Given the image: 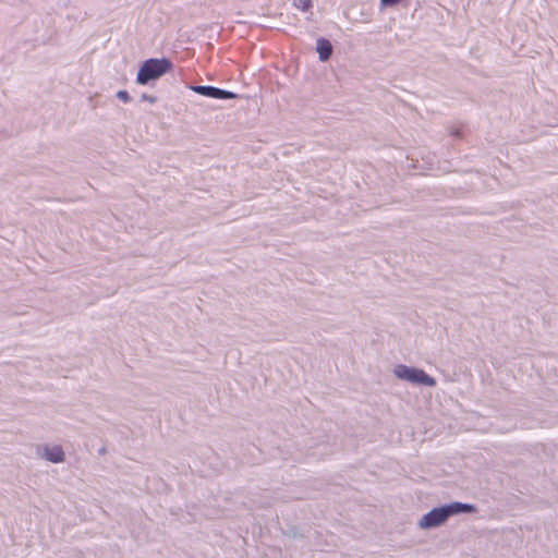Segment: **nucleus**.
<instances>
[{
    "mask_svg": "<svg viewBox=\"0 0 558 558\" xmlns=\"http://www.w3.org/2000/svg\"><path fill=\"white\" fill-rule=\"evenodd\" d=\"M393 374L399 379L409 381L414 385H422L427 387L436 386V380L420 368L399 364L393 368Z\"/></svg>",
    "mask_w": 558,
    "mask_h": 558,
    "instance_id": "obj_3",
    "label": "nucleus"
},
{
    "mask_svg": "<svg viewBox=\"0 0 558 558\" xmlns=\"http://www.w3.org/2000/svg\"><path fill=\"white\" fill-rule=\"evenodd\" d=\"M476 508L470 504H463L454 501L448 505H444L438 508H434L425 513L417 522V526L421 530H429L441 526L447 520L460 513H474Z\"/></svg>",
    "mask_w": 558,
    "mask_h": 558,
    "instance_id": "obj_1",
    "label": "nucleus"
},
{
    "mask_svg": "<svg viewBox=\"0 0 558 558\" xmlns=\"http://www.w3.org/2000/svg\"><path fill=\"white\" fill-rule=\"evenodd\" d=\"M37 456L52 463L65 461V453L60 445H43L37 448Z\"/></svg>",
    "mask_w": 558,
    "mask_h": 558,
    "instance_id": "obj_4",
    "label": "nucleus"
},
{
    "mask_svg": "<svg viewBox=\"0 0 558 558\" xmlns=\"http://www.w3.org/2000/svg\"><path fill=\"white\" fill-rule=\"evenodd\" d=\"M172 69V63L166 59H148L141 65L136 82L141 85L148 84L150 81L158 80Z\"/></svg>",
    "mask_w": 558,
    "mask_h": 558,
    "instance_id": "obj_2",
    "label": "nucleus"
},
{
    "mask_svg": "<svg viewBox=\"0 0 558 558\" xmlns=\"http://www.w3.org/2000/svg\"><path fill=\"white\" fill-rule=\"evenodd\" d=\"M316 50L319 56V60L325 62L327 61L331 54H332V45L328 39L325 38H318L316 43Z\"/></svg>",
    "mask_w": 558,
    "mask_h": 558,
    "instance_id": "obj_6",
    "label": "nucleus"
},
{
    "mask_svg": "<svg viewBox=\"0 0 558 558\" xmlns=\"http://www.w3.org/2000/svg\"><path fill=\"white\" fill-rule=\"evenodd\" d=\"M294 5L301 11H308L312 8V0H295Z\"/></svg>",
    "mask_w": 558,
    "mask_h": 558,
    "instance_id": "obj_7",
    "label": "nucleus"
},
{
    "mask_svg": "<svg viewBox=\"0 0 558 558\" xmlns=\"http://www.w3.org/2000/svg\"><path fill=\"white\" fill-rule=\"evenodd\" d=\"M402 0H380L383 7H392L401 2Z\"/></svg>",
    "mask_w": 558,
    "mask_h": 558,
    "instance_id": "obj_9",
    "label": "nucleus"
},
{
    "mask_svg": "<svg viewBox=\"0 0 558 558\" xmlns=\"http://www.w3.org/2000/svg\"><path fill=\"white\" fill-rule=\"evenodd\" d=\"M141 98H142V100L148 101L150 104L156 102V97H154L151 95L143 94Z\"/></svg>",
    "mask_w": 558,
    "mask_h": 558,
    "instance_id": "obj_10",
    "label": "nucleus"
},
{
    "mask_svg": "<svg viewBox=\"0 0 558 558\" xmlns=\"http://www.w3.org/2000/svg\"><path fill=\"white\" fill-rule=\"evenodd\" d=\"M117 97L124 102L131 101V97L126 90H119Z\"/></svg>",
    "mask_w": 558,
    "mask_h": 558,
    "instance_id": "obj_8",
    "label": "nucleus"
},
{
    "mask_svg": "<svg viewBox=\"0 0 558 558\" xmlns=\"http://www.w3.org/2000/svg\"><path fill=\"white\" fill-rule=\"evenodd\" d=\"M194 93L218 99H235L238 95L214 86L194 85L190 87Z\"/></svg>",
    "mask_w": 558,
    "mask_h": 558,
    "instance_id": "obj_5",
    "label": "nucleus"
}]
</instances>
